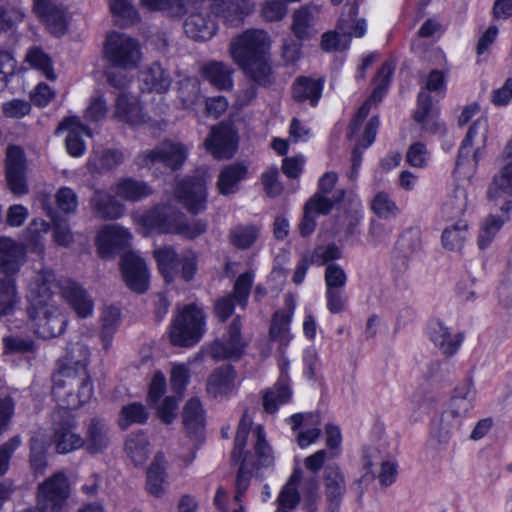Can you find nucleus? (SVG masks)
<instances>
[{
	"label": "nucleus",
	"instance_id": "9b49d317",
	"mask_svg": "<svg viewBox=\"0 0 512 512\" xmlns=\"http://www.w3.org/2000/svg\"><path fill=\"white\" fill-rule=\"evenodd\" d=\"M186 157L187 149L183 144L166 140L154 149L139 153L135 162L139 167H149L156 163H162L164 166L175 170L182 166Z\"/></svg>",
	"mask_w": 512,
	"mask_h": 512
},
{
	"label": "nucleus",
	"instance_id": "338daca9",
	"mask_svg": "<svg viewBox=\"0 0 512 512\" xmlns=\"http://www.w3.org/2000/svg\"><path fill=\"white\" fill-rule=\"evenodd\" d=\"M382 98H368L363 105L357 110L353 119L351 120L348 126L347 136L348 138H353L359 131L363 121L369 115L372 107H377L381 102Z\"/></svg>",
	"mask_w": 512,
	"mask_h": 512
},
{
	"label": "nucleus",
	"instance_id": "a211bd4d",
	"mask_svg": "<svg viewBox=\"0 0 512 512\" xmlns=\"http://www.w3.org/2000/svg\"><path fill=\"white\" fill-rule=\"evenodd\" d=\"M319 14V7L313 4L303 5L293 11L290 30L298 41H309L317 35Z\"/></svg>",
	"mask_w": 512,
	"mask_h": 512
},
{
	"label": "nucleus",
	"instance_id": "7c9ffc66",
	"mask_svg": "<svg viewBox=\"0 0 512 512\" xmlns=\"http://www.w3.org/2000/svg\"><path fill=\"white\" fill-rule=\"evenodd\" d=\"M504 153L511 161L493 177L487 189V197L495 202L504 196L512 197V140L505 147Z\"/></svg>",
	"mask_w": 512,
	"mask_h": 512
},
{
	"label": "nucleus",
	"instance_id": "412c9836",
	"mask_svg": "<svg viewBox=\"0 0 512 512\" xmlns=\"http://www.w3.org/2000/svg\"><path fill=\"white\" fill-rule=\"evenodd\" d=\"M111 429L104 419L99 417L91 418L86 424L83 445L87 452L91 454L102 453L111 444Z\"/></svg>",
	"mask_w": 512,
	"mask_h": 512
},
{
	"label": "nucleus",
	"instance_id": "4468645a",
	"mask_svg": "<svg viewBox=\"0 0 512 512\" xmlns=\"http://www.w3.org/2000/svg\"><path fill=\"white\" fill-rule=\"evenodd\" d=\"M33 11L53 35L66 33L71 14L62 3L57 0H33Z\"/></svg>",
	"mask_w": 512,
	"mask_h": 512
},
{
	"label": "nucleus",
	"instance_id": "de8ad7c7",
	"mask_svg": "<svg viewBox=\"0 0 512 512\" xmlns=\"http://www.w3.org/2000/svg\"><path fill=\"white\" fill-rule=\"evenodd\" d=\"M468 237V224L465 220L459 219L454 224L446 227L442 233L443 247L456 251L460 250Z\"/></svg>",
	"mask_w": 512,
	"mask_h": 512
},
{
	"label": "nucleus",
	"instance_id": "bb28decb",
	"mask_svg": "<svg viewBox=\"0 0 512 512\" xmlns=\"http://www.w3.org/2000/svg\"><path fill=\"white\" fill-rule=\"evenodd\" d=\"M430 339L447 358L454 356L464 341L462 332L452 333L443 322L437 321L430 326Z\"/></svg>",
	"mask_w": 512,
	"mask_h": 512
},
{
	"label": "nucleus",
	"instance_id": "39448f33",
	"mask_svg": "<svg viewBox=\"0 0 512 512\" xmlns=\"http://www.w3.org/2000/svg\"><path fill=\"white\" fill-rule=\"evenodd\" d=\"M26 261V248L16 240L0 237V317L12 312L17 301L16 276Z\"/></svg>",
	"mask_w": 512,
	"mask_h": 512
},
{
	"label": "nucleus",
	"instance_id": "f257e3e1",
	"mask_svg": "<svg viewBox=\"0 0 512 512\" xmlns=\"http://www.w3.org/2000/svg\"><path fill=\"white\" fill-rule=\"evenodd\" d=\"M89 356L86 345L80 342L73 344L53 375L54 397L70 408L86 403L93 395V386L87 372Z\"/></svg>",
	"mask_w": 512,
	"mask_h": 512
},
{
	"label": "nucleus",
	"instance_id": "e433bc0d",
	"mask_svg": "<svg viewBox=\"0 0 512 512\" xmlns=\"http://www.w3.org/2000/svg\"><path fill=\"white\" fill-rule=\"evenodd\" d=\"M114 192L117 197L125 201L137 202L151 195L152 189L142 180L127 177L116 183Z\"/></svg>",
	"mask_w": 512,
	"mask_h": 512
},
{
	"label": "nucleus",
	"instance_id": "9d476101",
	"mask_svg": "<svg viewBox=\"0 0 512 512\" xmlns=\"http://www.w3.org/2000/svg\"><path fill=\"white\" fill-rule=\"evenodd\" d=\"M76 428L71 410L61 408L54 414L52 440L58 453L66 454L82 447V437L75 432Z\"/></svg>",
	"mask_w": 512,
	"mask_h": 512
},
{
	"label": "nucleus",
	"instance_id": "13d9d810",
	"mask_svg": "<svg viewBox=\"0 0 512 512\" xmlns=\"http://www.w3.org/2000/svg\"><path fill=\"white\" fill-rule=\"evenodd\" d=\"M323 78L299 76L292 86V96H321L324 87Z\"/></svg>",
	"mask_w": 512,
	"mask_h": 512
},
{
	"label": "nucleus",
	"instance_id": "37998d69",
	"mask_svg": "<svg viewBox=\"0 0 512 512\" xmlns=\"http://www.w3.org/2000/svg\"><path fill=\"white\" fill-rule=\"evenodd\" d=\"M469 205L468 193L465 187L456 186L450 197L442 206L443 217L447 220H459Z\"/></svg>",
	"mask_w": 512,
	"mask_h": 512
},
{
	"label": "nucleus",
	"instance_id": "cd10ccee",
	"mask_svg": "<svg viewBox=\"0 0 512 512\" xmlns=\"http://www.w3.org/2000/svg\"><path fill=\"white\" fill-rule=\"evenodd\" d=\"M93 215L103 220H115L124 213V206L109 192L95 189L89 201Z\"/></svg>",
	"mask_w": 512,
	"mask_h": 512
},
{
	"label": "nucleus",
	"instance_id": "680f3d73",
	"mask_svg": "<svg viewBox=\"0 0 512 512\" xmlns=\"http://www.w3.org/2000/svg\"><path fill=\"white\" fill-rule=\"evenodd\" d=\"M396 68L394 60H387L378 70L373 80V92L371 96H383L391 83V78Z\"/></svg>",
	"mask_w": 512,
	"mask_h": 512
},
{
	"label": "nucleus",
	"instance_id": "473e14b6",
	"mask_svg": "<svg viewBox=\"0 0 512 512\" xmlns=\"http://www.w3.org/2000/svg\"><path fill=\"white\" fill-rule=\"evenodd\" d=\"M500 210L503 216L491 214L487 216L481 224L478 235V246L480 249L488 247L503 224L509 220L508 213L512 211V200H505L500 206Z\"/></svg>",
	"mask_w": 512,
	"mask_h": 512
},
{
	"label": "nucleus",
	"instance_id": "58836bf2",
	"mask_svg": "<svg viewBox=\"0 0 512 512\" xmlns=\"http://www.w3.org/2000/svg\"><path fill=\"white\" fill-rule=\"evenodd\" d=\"M326 502L341 504L346 492L344 475L337 466H328L324 475Z\"/></svg>",
	"mask_w": 512,
	"mask_h": 512
},
{
	"label": "nucleus",
	"instance_id": "603ef678",
	"mask_svg": "<svg viewBox=\"0 0 512 512\" xmlns=\"http://www.w3.org/2000/svg\"><path fill=\"white\" fill-rule=\"evenodd\" d=\"M149 442L143 433L130 435L125 442V450L136 466L143 465L149 456Z\"/></svg>",
	"mask_w": 512,
	"mask_h": 512
},
{
	"label": "nucleus",
	"instance_id": "393cba45",
	"mask_svg": "<svg viewBox=\"0 0 512 512\" xmlns=\"http://www.w3.org/2000/svg\"><path fill=\"white\" fill-rule=\"evenodd\" d=\"M205 2H209L214 13L223 17L232 26L238 25L254 8L252 0H202L203 4Z\"/></svg>",
	"mask_w": 512,
	"mask_h": 512
},
{
	"label": "nucleus",
	"instance_id": "b1692460",
	"mask_svg": "<svg viewBox=\"0 0 512 512\" xmlns=\"http://www.w3.org/2000/svg\"><path fill=\"white\" fill-rule=\"evenodd\" d=\"M131 234L118 225L105 226L97 237V250L102 258H108L118 249L129 244Z\"/></svg>",
	"mask_w": 512,
	"mask_h": 512
},
{
	"label": "nucleus",
	"instance_id": "a19ab883",
	"mask_svg": "<svg viewBox=\"0 0 512 512\" xmlns=\"http://www.w3.org/2000/svg\"><path fill=\"white\" fill-rule=\"evenodd\" d=\"M124 153L119 149H105L90 157L88 168L93 173H105L120 166L124 162Z\"/></svg>",
	"mask_w": 512,
	"mask_h": 512
},
{
	"label": "nucleus",
	"instance_id": "c85d7f7f",
	"mask_svg": "<svg viewBox=\"0 0 512 512\" xmlns=\"http://www.w3.org/2000/svg\"><path fill=\"white\" fill-rule=\"evenodd\" d=\"M171 84L170 75L158 62L152 63L139 76V87L142 93L165 94Z\"/></svg>",
	"mask_w": 512,
	"mask_h": 512
},
{
	"label": "nucleus",
	"instance_id": "e2e57ef3",
	"mask_svg": "<svg viewBox=\"0 0 512 512\" xmlns=\"http://www.w3.org/2000/svg\"><path fill=\"white\" fill-rule=\"evenodd\" d=\"M49 229V223L44 220H33L28 228L29 233L31 234L30 240L27 244L28 249L36 253L38 256L44 255V240L41 233L47 232Z\"/></svg>",
	"mask_w": 512,
	"mask_h": 512
},
{
	"label": "nucleus",
	"instance_id": "2eb2a0df",
	"mask_svg": "<svg viewBox=\"0 0 512 512\" xmlns=\"http://www.w3.org/2000/svg\"><path fill=\"white\" fill-rule=\"evenodd\" d=\"M345 195L343 189L336 190L332 197H324L320 194H314L305 204L303 217L298 225L301 236L311 235L316 228V216L319 214L327 215L336 203L342 201Z\"/></svg>",
	"mask_w": 512,
	"mask_h": 512
},
{
	"label": "nucleus",
	"instance_id": "a18cd8bd",
	"mask_svg": "<svg viewBox=\"0 0 512 512\" xmlns=\"http://www.w3.org/2000/svg\"><path fill=\"white\" fill-rule=\"evenodd\" d=\"M43 208L53 224V239L55 243L63 247L70 246L73 243V234L67 221L52 209L51 203L47 199L43 200Z\"/></svg>",
	"mask_w": 512,
	"mask_h": 512
},
{
	"label": "nucleus",
	"instance_id": "0e129e2a",
	"mask_svg": "<svg viewBox=\"0 0 512 512\" xmlns=\"http://www.w3.org/2000/svg\"><path fill=\"white\" fill-rule=\"evenodd\" d=\"M30 465L36 474H43L47 466L46 448L37 436L30 440Z\"/></svg>",
	"mask_w": 512,
	"mask_h": 512
},
{
	"label": "nucleus",
	"instance_id": "2f4dec72",
	"mask_svg": "<svg viewBox=\"0 0 512 512\" xmlns=\"http://www.w3.org/2000/svg\"><path fill=\"white\" fill-rule=\"evenodd\" d=\"M61 295L81 318L91 315L93 303L87 292L76 282L65 280L61 284Z\"/></svg>",
	"mask_w": 512,
	"mask_h": 512
},
{
	"label": "nucleus",
	"instance_id": "bf43d9fd",
	"mask_svg": "<svg viewBox=\"0 0 512 512\" xmlns=\"http://www.w3.org/2000/svg\"><path fill=\"white\" fill-rule=\"evenodd\" d=\"M259 229L254 225H239L230 231L231 243L239 249H247L254 244Z\"/></svg>",
	"mask_w": 512,
	"mask_h": 512
},
{
	"label": "nucleus",
	"instance_id": "dca6fc26",
	"mask_svg": "<svg viewBox=\"0 0 512 512\" xmlns=\"http://www.w3.org/2000/svg\"><path fill=\"white\" fill-rule=\"evenodd\" d=\"M121 272L126 285L134 292L143 293L148 289V269L145 261L134 252L121 257Z\"/></svg>",
	"mask_w": 512,
	"mask_h": 512
},
{
	"label": "nucleus",
	"instance_id": "f704fd0d",
	"mask_svg": "<svg viewBox=\"0 0 512 512\" xmlns=\"http://www.w3.org/2000/svg\"><path fill=\"white\" fill-rule=\"evenodd\" d=\"M292 396L289 379L286 374H281L275 385L267 390L263 396V407L267 413L274 414L279 405L287 403Z\"/></svg>",
	"mask_w": 512,
	"mask_h": 512
},
{
	"label": "nucleus",
	"instance_id": "49530a36",
	"mask_svg": "<svg viewBox=\"0 0 512 512\" xmlns=\"http://www.w3.org/2000/svg\"><path fill=\"white\" fill-rule=\"evenodd\" d=\"M301 478V469L295 468L289 480L278 495L277 503L279 508L292 510L297 507L300 502V494L296 486L300 482Z\"/></svg>",
	"mask_w": 512,
	"mask_h": 512
},
{
	"label": "nucleus",
	"instance_id": "ddd939ff",
	"mask_svg": "<svg viewBox=\"0 0 512 512\" xmlns=\"http://www.w3.org/2000/svg\"><path fill=\"white\" fill-rule=\"evenodd\" d=\"M241 329V317L237 315L229 324L226 337L224 339H217L212 343L209 348V355L217 361L240 359L247 346L242 338Z\"/></svg>",
	"mask_w": 512,
	"mask_h": 512
},
{
	"label": "nucleus",
	"instance_id": "7ed1b4c3",
	"mask_svg": "<svg viewBox=\"0 0 512 512\" xmlns=\"http://www.w3.org/2000/svg\"><path fill=\"white\" fill-rule=\"evenodd\" d=\"M102 56L109 66L119 69L107 73V82L117 89H124L132 81L128 72L138 69L142 62L141 44L126 33L111 31L105 36Z\"/></svg>",
	"mask_w": 512,
	"mask_h": 512
},
{
	"label": "nucleus",
	"instance_id": "1a4fd4ad",
	"mask_svg": "<svg viewBox=\"0 0 512 512\" xmlns=\"http://www.w3.org/2000/svg\"><path fill=\"white\" fill-rule=\"evenodd\" d=\"M251 424L252 419L249 417L248 411L246 410L243 413V416L239 422L237 433L235 436V446L231 454L232 462H239L241 460V464L236 475V491L234 495L235 503L241 502L242 497L244 496L245 492L247 491L250 485L251 472L247 469L249 466V461L247 454H243V450L246 445L247 436Z\"/></svg>",
	"mask_w": 512,
	"mask_h": 512
},
{
	"label": "nucleus",
	"instance_id": "f03ea898",
	"mask_svg": "<svg viewBox=\"0 0 512 512\" xmlns=\"http://www.w3.org/2000/svg\"><path fill=\"white\" fill-rule=\"evenodd\" d=\"M271 47L269 34L262 29H247L230 43V54L251 78L265 85L269 81L268 55Z\"/></svg>",
	"mask_w": 512,
	"mask_h": 512
},
{
	"label": "nucleus",
	"instance_id": "6e6d98bb",
	"mask_svg": "<svg viewBox=\"0 0 512 512\" xmlns=\"http://www.w3.org/2000/svg\"><path fill=\"white\" fill-rule=\"evenodd\" d=\"M461 426V420L451 417L450 413L441 415L440 420L432 428V436L440 444H446L451 435L456 432Z\"/></svg>",
	"mask_w": 512,
	"mask_h": 512
},
{
	"label": "nucleus",
	"instance_id": "5701e85b",
	"mask_svg": "<svg viewBox=\"0 0 512 512\" xmlns=\"http://www.w3.org/2000/svg\"><path fill=\"white\" fill-rule=\"evenodd\" d=\"M61 131H68L65 139L66 149L71 156L79 157L85 152V143L82 135L88 137L92 136L90 128L83 125L80 118L77 116L65 118L56 129L55 133L59 134Z\"/></svg>",
	"mask_w": 512,
	"mask_h": 512
},
{
	"label": "nucleus",
	"instance_id": "a878e982",
	"mask_svg": "<svg viewBox=\"0 0 512 512\" xmlns=\"http://www.w3.org/2000/svg\"><path fill=\"white\" fill-rule=\"evenodd\" d=\"M236 378L237 372L232 365H222L209 375L206 390L214 398L229 396L236 387Z\"/></svg>",
	"mask_w": 512,
	"mask_h": 512
},
{
	"label": "nucleus",
	"instance_id": "f8f14e48",
	"mask_svg": "<svg viewBox=\"0 0 512 512\" xmlns=\"http://www.w3.org/2000/svg\"><path fill=\"white\" fill-rule=\"evenodd\" d=\"M253 285V274L245 272L240 274L230 294L219 298L214 304V312L221 322H225L234 312L235 306L245 309Z\"/></svg>",
	"mask_w": 512,
	"mask_h": 512
},
{
	"label": "nucleus",
	"instance_id": "6ab92c4d",
	"mask_svg": "<svg viewBox=\"0 0 512 512\" xmlns=\"http://www.w3.org/2000/svg\"><path fill=\"white\" fill-rule=\"evenodd\" d=\"M284 304L285 307L277 310L272 316L269 337L272 341L278 342L280 346L286 347L292 338L290 324L296 308V301L293 295H285Z\"/></svg>",
	"mask_w": 512,
	"mask_h": 512
},
{
	"label": "nucleus",
	"instance_id": "8fccbe9b",
	"mask_svg": "<svg viewBox=\"0 0 512 512\" xmlns=\"http://www.w3.org/2000/svg\"><path fill=\"white\" fill-rule=\"evenodd\" d=\"M115 22L121 26L133 25L139 20V14L131 0H108Z\"/></svg>",
	"mask_w": 512,
	"mask_h": 512
},
{
	"label": "nucleus",
	"instance_id": "ea45409f",
	"mask_svg": "<svg viewBox=\"0 0 512 512\" xmlns=\"http://www.w3.org/2000/svg\"><path fill=\"white\" fill-rule=\"evenodd\" d=\"M115 116L131 125L146 121V114L143 112L139 98H117Z\"/></svg>",
	"mask_w": 512,
	"mask_h": 512
},
{
	"label": "nucleus",
	"instance_id": "864d4df0",
	"mask_svg": "<svg viewBox=\"0 0 512 512\" xmlns=\"http://www.w3.org/2000/svg\"><path fill=\"white\" fill-rule=\"evenodd\" d=\"M149 413L146 407L138 402L125 405L121 409L119 426L126 430L132 424H144L147 422Z\"/></svg>",
	"mask_w": 512,
	"mask_h": 512
},
{
	"label": "nucleus",
	"instance_id": "c756f323",
	"mask_svg": "<svg viewBox=\"0 0 512 512\" xmlns=\"http://www.w3.org/2000/svg\"><path fill=\"white\" fill-rule=\"evenodd\" d=\"M438 114L439 108L432 98H418L413 119L421 124L423 131L431 134L444 133L445 127L438 120Z\"/></svg>",
	"mask_w": 512,
	"mask_h": 512
},
{
	"label": "nucleus",
	"instance_id": "f3484780",
	"mask_svg": "<svg viewBox=\"0 0 512 512\" xmlns=\"http://www.w3.org/2000/svg\"><path fill=\"white\" fill-rule=\"evenodd\" d=\"M237 135L233 128L225 123L212 127L205 140L206 149L217 159L231 158L237 149Z\"/></svg>",
	"mask_w": 512,
	"mask_h": 512
},
{
	"label": "nucleus",
	"instance_id": "09e8293b",
	"mask_svg": "<svg viewBox=\"0 0 512 512\" xmlns=\"http://www.w3.org/2000/svg\"><path fill=\"white\" fill-rule=\"evenodd\" d=\"M378 127L379 117L378 115H374L366 124L363 135L359 139L357 146L352 150L351 163L355 168H360L363 155L362 149H366L373 144L377 135Z\"/></svg>",
	"mask_w": 512,
	"mask_h": 512
},
{
	"label": "nucleus",
	"instance_id": "20e7f679",
	"mask_svg": "<svg viewBox=\"0 0 512 512\" xmlns=\"http://www.w3.org/2000/svg\"><path fill=\"white\" fill-rule=\"evenodd\" d=\"M53 281V273L45 271L37 274L31 284V291L39 298L29 310L31 327L35 334L43 339L60 336L67 325L66 316L58 308L46 302L52 295Z\"/></svg>",
	"mask_w": 512,
	"mask_h": 512
},
{
	"label": "nucleus",
	"instance_id": "423d86ee",
	"mask_svg": "<svg viewBox=\"0 0 512 512\" xmlns=\"http://www.w3.org/2000/svg\"><path fill=\"white\" fill-rule=\"evenodd\" d=\"M144 224L160 233H171L194 239L203 234L207 224L201 219L188 222L184 213L167 206H157L143 217Z\"/></svg>",
	"mask_w": 512,
	"mask_h": 512
},
{
	"label": "nucleus",
	"instance_id": "c9c22d12",
	"mask_svg": "<svg viewBox=\"0 0 512 512\" xmlns=\"http://www.w3.org/2000/svg\"><path fill=\"white\" fill-rule=\"evenodd\" d=\"M153 256L157 261L159 271L166 282H171L179 273L181 255H179L173 246L165 245L156 248Z\"/></svg>",
	"mask_w": 512,
	"mask_h": 512
},
{
	"label": "nucleus",
	"instance_id": "5fc2aeb1",
	"mask_svg": "<svg viewBox=\"0 0 512 512\" xmlns=\"http://www.w3.org/2000/svg\"><path fill=\"white\" fill-rule=\"evenodd\" d=\"M23 9L12 0H0V22L5 29H15L24 21Z\"/></svg>",
	"mask_w": 512,
	"mask_h": 512
},
{
	"label": "nucleus",
	"instance_id": "79ce46f5",
	"mask_svg": "<svg viewBox=\"0 0 512 512\" xmlns=\"http://www.w3.org/2000/svg\"><path fill=\"white\" fill-rule=\"evenodd\" d=\"M203 75L219 90L229 91L232 86L233 69L222 62L213 61L202 68Z\"/></svg>",
	"mask_w": 512,
	"mask_h": 512
},
{
	"label": "nucleus",
	"instance_id": "774afa93",
	"mask_svg": "<svg viewBox=\"0 0 512 512\" xmlns=\"http://www.w3.org/2000/svg\"><path fill=\"white\" fill-rule=\"evenodd\" d=\"M284 0H268L261 6V16L266 22H277L282 20L287 13V6Z\"/></svg>",
	"mask_w": 512,
	"mask_h": 512
},
{
	"label": "nucleus",
	"instance_id": "aec40b11",
	"mask_svg": "<svg viewBox=\"0 0 512 512\" xmlns=\"http://www.w3.org/2000/svg\"><path fill=\"white\" fill-rule=\"evenodd\" d=\"M176 194L191 213L197 214L206 207V186L200 177L183 179L177 185Z\"/></svg>",
	"mask_w": 512,
	"mask_h": 512
},
{
	"label": "nucleus",
	"instance_id": "052dcab7",
	"mask_svg": "<svg viewBox=\"0 0 512 512\" xmlns=\"http://www.w3.org/2000/svg\"><path fill=\"white\" fill-rule=\"evenodd\" d=\"M371 210L380 218L388 219L395 217L399 209L389 194L384 191L376 193L371 201Z\"/></svg>",
	"mask_w": 512,
	"mask_h": 512
},
{
	"label": "nucleus",
	"instance_id": "4c0bfd02",
	"mask_svg": "<svg viewBox=\"0 0 512 512\" xmlns=\"http://www.w3.org/2000/svg\"><path fill=\"white\" fill-rule=\"evenodd\" d=\"M247 176V167L243 163L225 166L218 176L217 187L222 195L234 194L239 183Z\"/></svg>",
	"mask_w": 512,
	"mask_h": 512
},
{
	"label": "nucleus",
	"instance_id": "4d7b16f0",
	"mask_svg": "<svg viewBox=\"0 0 512 512\" xmlns=\"http://www.w3.org/2000/svg\"><path fill=\"white\" fill-rule=\"evenodd\" d=\"M120 319V310L116 307H107L101 317L102 329L100 338L105 349H108L112 336L117 329Z\"/></svg>",
	"mask_w": 512,
	"mask_h": 512
},
{
	"label": "nucleus",
	"instance_id": "0eeeda50",
	"mask_svg": "<svg viewBox=\"0 0 512 512\" xmlns=\"http://www.w3.org/2000/svg\"><path fill=\"white\" fill-rule=\"evenodd\" d=\"M204 329V313L195 304L186 305L170 327V340L176 346H192L200 341Z\"/></svg>",
	"mask_w": 512,
	"mask_h": 512
},
{
	"label": "nucleus",
	"instance_id": "69168bd1",
	"mask_svg": "<svg viewBox=\"0 0 512 512\" xmlns=\"http://www.w3.org/2000/svg\"><path fill=\"white\" fill-rule=\"evenodd\" d=\"M26 61L36 69L43 71L49 79H54L49 56L39 47H32L26 54Z\"/></svg>",
	"mask_w": 512,
	"mask_h": 512
},
{
	"label": "nucleus",
	"instance_id": "4be33fe9",
	"mask_svg": "<svg viewBox=\"0 0 512 512\" xmlns=\"http://www.w3.org/2000/svg\"><path fill=\"white\" fill-rule=\"evenodd\" d=\"M183 425L187 436L193 441V447L198 448L204 439L205 415L198 398L187 401L182 412Z\"/></svg>",
	"mask_w": 512,
	"mask_h": 512
},
{
	"label": "nucleus",
	"instance_id": "72a5a7b5",
	"mask_svg": "<svg viewBox=\"0 0 512 512\" xmlns=\"http://www.w3.org/2000/svg\"><path fill=\"white\" fill-rule=\"evenodd\" d=\"M472 388L473 383L470 380L456 387L450 400L449 409L444 413H450L451 417L461 420L473 407L474 392Z\"/></svg>",
	"mask_w": 512,
	"mask_h": 512
},
{
	"label": "nucleus",
	"instance_id": "6e6552de",
	"mask_svg": "<svg viewBox=\"0 0 512 512\" xmlns=\"http://www.w3.org/2000/svg\"><path fill=\"white\" fill-rule=\"evenodd\" d=\"M186 6L182 10L187 13L184 22L185 34L195 41L210 40L216 33L217 25L210 13L209 2L202 0H185Z\"/></svg>",
	"mask_w": 512,
	"mask_h": 512
},
{
	"label": "nucleus",
	"instance_id": "c03bdc74",
	"mask_svg": "<svg viewBox=\"0 0 512 512\" xmlns=\"http://www.w3.org/2000/svg\"><path fill=\"white\" fill-rule=\"evenodd\" d=\"M365 19L357 17V8L351 6L344 12L337 24V29L342 36L360 38L366 33Z\"/></svg>",
	"mask_w": 512,
	"mask_h": 512
},
{
	"label": "nucleus",
	"instance_id": "3c124183",
	"mask_svg": "<svg viewBox=\"0 0 512 512\" xmlns=\"http://www.w3.org/2000/svg\"><path fill=\"white\" fill-rule=\"evenodd\" d=\"M162 462L163 457L157 455L147 470L146 488L155 497L164 493L165 468Z\"/></svg>",
	"mask_w": 512,
	"mask_h": 512
}]
</instances>
